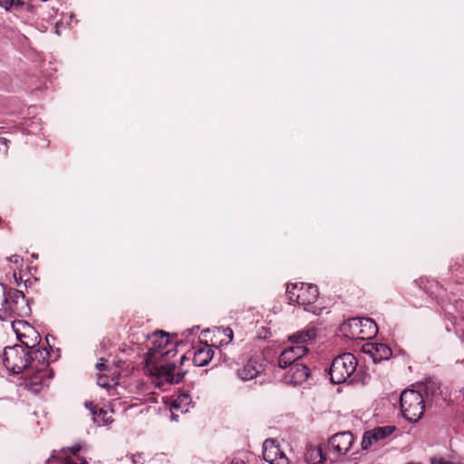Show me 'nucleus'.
Segmentation results:
<instances>
[{"label": "nucleus", "instance_id": "nucleus-38", "mask_svg": "<svg viewBox=\"0 0 464 464\" xmlns=\"http://www.w3.org/2000/svg\"><path fill=\"white\" fill-rule=\"evenodd\" d=\"M14 277L15 279L16 284H19V280H22V277H19V279H17L15 273L14 274Z\"/></svg>", "mask_w": 464, "mask_h": 464}, {"label": "nucleus", "instance_id": "nucleus-7", "mask_svg": "<svg viewBox=\"0 0 464 464\" xmlns=\"http://www.w3.org/2000/svg\"><path fill=\"white\" fill-rule=\"evenodd\" d=\"M307 352V347L304 345H294L285 349L278 357V367L280 369H286L294 363H298Z\"/></svg>", "mask_w": 464, "mask_h": 464}, {"label": "nucleus", "instance_id": "nucleus-9", "mask_svg": "<svg viewBox=\"0 0 464 464\" xmlns=\"http://www.w3.org/2000/svg\"><path fill=\"white\" fill-rule=\"evenodd\" d=\"M353 443V435L350 431L339 432L332 436L328 441L330 450L334 453L345 455Z\"/></svg>", "mask_w": 464, "mask_h": 464}, {"label": "nucleus", "instance_id": "nucleus-36", "mask_svg": "<svg viewBox=\"0 0 464 464\" xmlns=\"http://www.w3.org/2000/svg\"><path fill=\"white\" fill-rule=\"evenodd\" d=\"M187 360V357L185 354H183L181 357H180V364H183L184 361Z\"/></svg>", "mask_w": 464, "mask_h": 464}, {"label": "nucleus", "instance_id": "nucleus-40", "mask_svg": "<svg viewBox=\"0 0 464 464\" xmlns=\"http://www.w3.org/2000/svg\"><path fill=\"white\" fill-rule=\"evenodd\" d=\"M232 464H244V462H243V461H237V462H235V463H234V462H232Z\"/></svg>", "mask_w": 464, "mask_h": 464}, {"label": "nucleus", "instance_id": "nucleus-2", "mask_svg": "<svg viewBox=\"0 0 464 464\" xmlns=\"http://www.w3.org/2000/svg\"><path fill=\"white\" fill-rule=\"evenodd\" d=\"M30 314L31 308L24 293L14 288L6 290L0 284V320L7 321L15 316L25 317Z\"/></svg>", "mask_w": 464, "mask_h": 464}, {"label": "nucleus", "instance_id": "nucleus-19", "mask_svg": "<svg viewBox=\"0 0 464 464\" xmlns=\"http://www.w3.org/2000/svg\"><path fill=\"white\" fill-rule=\"evenodd\" d=\"M81 450L80 445H74L72 448L68 449V451L70 454H66L64 452V455L61 457L62 461L63 464H88L86 459L80 455H78V452Z\"/></svg>", "mask_w": 464, "mask_h": 464}, {"label": "nucleus", "instance_id": "nucleus-12", "mask_svg": "<svg viewBox=\"0 0 464 464\" xmlns=\"http://www.w3.org/2000/svg\"><path fill=\"white\" fill-rule=\"evenodd\" d=\"M316 329L314 327L303 329L289 336L288 340L295 345H304L313 343L317 336Z\"/></svg>", "mask_w": 464, "mask_h": 464}, {"label": "nucleus", "instance_id": "nucleus-8", "mask_svg": "<svg viewBox=\"0 0 464 464\" xmlns=\"http://www.w3.org/2000/svg\"><path fill=\"white\" fill-rule=\"evenodd\" d=\"M35 372H31L25 379L24 385L33 392H38L42 387L47 386L51 378V371L48 367L35 366Z\"/></svg>", "mask_w": 464, "mask_h": 464}, {"label": "nucleus", "instance_id": "nucleus-1", "mask_svg": "<svg viewBox=\"0 0 464 464\" xmlns=\"http://www.w3.org/2000/svg\"><path fill=\"white\" fill-rule=\"evenodd\" d=\"M177 352L176 342L168 333L156 330L147 334V377L155 387L166 390L183 380L185 372H176L175 363L169 362Z\"/></svg>", "mask_w": 464, "mask_h": 464}, {"label": "nucleus", "instance_id": "nucleus-31", "mask_svg": "<svg viewBox=\"0 0 464 464\" xmlns=\"http://www.w3.org/2000/svg\"><path fill=\"white\" fill-rule=\"evenodd\" d=\"M96 369L100 372L107 370V365L104 362L96 363Z\"/></svg>", "mask_w": 464, "mask_h": 464}, {"label": "nucleus", "instance_id": "nucleus-37", "mask_svg": "<svg viewBox=\"0 0 464 464\" xmlns=\"http://www.w3.org/2000/svg\"><path fill=\"white\" fill-rule=\"evenodd\" d=\"M14 277L15 279L16 284H19V280H22V277H19V279H17L15 273L14 274Z\"/></svg>", "mask_w": 464, "mask_h": 464}, {"label": "nucleus", "instance_id": "nucleus-24", "mask_svg": "<svg viewBox=\"0 0 464 464\" xmlns=\"http://www.w3.org/2000/svg\"><path fill=\"white\" fill-rule=\"evenodd\" d=\"M18 340L24 345V349L30 353L38 342L39 337H17Z\"/></svg>", "mask_w": 464, "mask_h": 464}, {"label": "nucleus", "instance_id": "nucleus-22", "mask_svg": "<svg viewBox=\"0 0 464 464\" xmlns=\"http://www.w3.org/2000/svg\"><path fill=\"white\" fill-rule=\"evenodd\" d=\"M190 402L191 399L188 394L180 393L171 403V410H180L181 412H187Z\"/></svg>", "mask_w": 464, "mask_h": 464}, {"label": "nucleus", "instance_id": "nucleus-23", "mask_svg": "<svg viewBox=\"0 0 464 464\" xmlns=\"http://www.w3.org/2000/svg\"><path fill=\"white\" fill-rule=\"evenodd\" d=\"M306 460L309 464H317L325 460L321 448H311L307 450Z\"/></svg>", "mask_w": 464, "mask_h": 464}, {"label": "nucleus", "instance_id": "nucleus-21", "mask_svg": "<svg viewBox=\"0 0 464 464\" xmlns=\"http://www.w3.org/2000/svg\"><path fill=\"white\" fill-rule=\"evenodd\" d=\"M440 382L435 380L429 379L422 385L420 392H421L423 395L425 394L426 399H433L440 393Z\"/></svg>", "mask_w": 464, "mask_h": 464}, {"label": "nucleus", "instance_id": "nucleus-5", "mask_svg": "<svg viewBox=\"0 0 464 464\" xmlns=\"http://www.w3.org/2000/svg\"><path fill=\"white\" fill-rule=\"evenodd\" d=\"M3 362L7 371L13 374H18L24 370H28L30 353L20 344L5 347L3 353Z\"/></svg>", "mask_w": 464, "mask_h": 464}, {"label": "nucleus", "instance_id": "nucleus-17", "mask_svg": "<svg viewBox=\"0 0 464 464\" xmlns=\"http://www.w3.org/2000/svg\"><path fill=\"white\" fill-rule=\"evenodd\" d=\"M214 350L211 346L206 345L195 351L193 362L196 366H206L213 358Z\"/></svg>", "mask_w": 464, "mask_h": 464}, {"label": "nucleus", "instance_id": "nucleus-27", "mask_svg": "<svg viewBox=\"0 0 464 464\" xmlns=\"http://www.w3.org/2000/svg\"><path fill=\"white\" fill-rule=\"evenodd\" d=\"M359 322H360L361 325H366L367 324H370V328L372 330V333H374V334L377 333L378 326L373 320H372L370 318H365L363 320H359Z\"/></svg>", "mask_w": 464, "mask_h": 464}, {"label": "nucleus", "instance_id": "nucleus-30", "mask_svg": "<svg viewBox=\"0 0 464 464\" xmlns=\"http://www.w3.org/2000/svg\"><path fill=\"white\" fill-rule=\"evenodd\" d=\"M9 140L5 138H0V152L5 153Z\"/></svg>", "mask_w": 464, "mask_h": 464}, {"label": "nucleus", "instance_id": "nucleus-25", "mask_svg": "<svg viewBox=\"0 0 464 464\" xmlns=\"http://www.w3.org/2000/svg\"><path fill=\"white\" fill-rule=\"evenodd\" d=\"M23 5L24 2L22 0H0V6L5 8L6 11L21 7Z\"/></svg>", "mask_w": 464, "mask_h": 464}, {"label": "nucleus", "instance_id": "nucleus-16", "mask_svg": "<svg viewBox=\"0 0 464 464\" xmlns=\"http://www.w3.org/2000/svg\"><path fill=\"white\" fill-rule=\"evenodd\" d=\"M282 453L279 446L276 444V440L267 439L263 443V458L271 464Z\"/></svg>", "mask_w": 464, "mask_h": 464}, {"label": "nucleus", "instance_id": "nucleus-33", "mask_svg": "<svg viewBox=\"0 0 464 464\" xmlns=\"http://www.w3.org/2000/svg\"><path fill=\"white\" fill-rule=\"evenodd\" d=\"M169 411H170V412H171V420H175V421H176V420H178V417H179V415H178V414H176V413L173 411V410H171V407L169 408Z\"/></svg>", "mask_w": 464, "mask_h": 464}, {"label": "nucleus", "instance_id": "nucleus-14", "mask_svg": "<svg viewBox=\"0 0 464 464\" xmlns=\"http://www.w3.org/2000/svg\"><path fill=\"white\" fill-rule=\"evenodd\" d=\"M49 353L46 349H33L30 351V364L28 372L38 367H48Z\"/></svg>", "mask_w": 464, "mask_h": 464}, {"label": "nucleus", "instance_id": "nucleus-35", "mask_svg": "<svg viewBox=\"0 0 464 464\" xmlns=\"http://www.w3.org/2000/svg\"><path fill=\"white\" fill-rule=\"evenodd\" d=\"M154 401V397H153V394H147V399H146V401L149 402V401Z\"/></svg>", "mask_w": 464, "mask_h": 464}, {"label": "nucleus", "instance_id": "nucleus-15", "mask_svg": "<svg viewBox=\"0 0 464 464\" xmlns=\"http://www.w3.org/2000/svg\"><path fill=\"white\" fill-rule=\"evenodd\" d=\"M85 407L90 410L94 422H96L98 425H106L113 421L112 411H108L100 409L99 411L97 412L96 406H94L93 403L91 401L85 402Z\"/></svg>", "mask_w": 464, "mask_h": 464}, {"label": "nucleus", "instance_id": "nucleus-32", "mask_svg": "<svg viewBox=\"0 0 464 464\" xmlns=\"http://www.w3.org/2000/svg\"><path fill=\"white\" fill-rule=\"evenodd\" d=\"M20 260H21V258H20V256H17V255H14V256H12L11 257H9V261H10V262H13V263H14V264L19 263V261H20Z\"/></svg>", "mask_w": 464, "mask_h": 464}, {"label": "nucleus", "instance_id": "nucleus-18", "mask_svg": "<svg viewBox=\"0 0 464 464\" xmlns=\"http://www.w3.org/2000/svg\"><path fill=\"white\" fill-rule=\"evenodd\" d=\"M12 328L17 337H39L35 329L25 321H13Z\"/></svg>", "mask_w": 464, "mask_h": 464}, {"label": "nucleus", "instance_id": "nucleus-28", "mask_svg": "<svg viewBox=\"0 0 464 464\" xmlns=\"http://www.w3.org/2000/svg\"><path fill=\"white\" fill-rule=\"evenodd\" d=\"M222 334L224 336L227 338V341L225 343L226 344L229 343L233 340V331L229 327H226L222 329Z\"/></svg>", "mask_w": 464, "mask_h": 464}, {"label": "nucleus", "instance_id": "nucleus-20", "mask_svg": "<svg viewBox=\"0 0 464 464\" xmlns=\"http://www.w3.org/2000/svg\"><path fill=\"white\" fill-rule=\"evenodd\" d=\"M369 352L372 353L374 362L388 360L392 353L391 348L384 343L372 344Z\"/></svg>", "mask_w": 464, "mask_h": 464}, {"label": "nucleus", "instance_id": "nucleus-39", "mask_svg": "<svg viewBox=\"0 0 464 464\" xmlns=\"http://www.w3.org/2000/svg\"><path fill=\"white\" fill-rule=\"evenodd\" d=\"M358 320H359V319H357V318H353L351 321H352V322H353V323H355V324H357L356 322H357Z\"/></svg>", "mask_w": 464, "mask_h": 464}, {"label": "nucleus", "instance_id": "nucleus-13", "mask_svg": "<svg viewBox=\"0 0 464 464\" xmlns=\"http://www.w3.org/2000/svg\"><path fill=\"white\" fill-rule=\"evenodd\" d=\"M264 371L262 364L256 361L249 360L240 370H238L239 377L244 381L252 380L261 374Z\"/></svg>", "mask_w": 464, "mask_h": 464}, {"label": "nucleus", "instance_id": "nucleus-10", "mask_svg": "<svg viewBox=\"0 0 464 464\" xmlns=\"http://www.w3.org/2000/svg\"><path fill=\"white\" fill-rule=\"evenodd\" d=\"M395 430L393 426L377 427L363 433L361 446L362 450H368L378 441L386 439Z\"/></svg>", "mask_w": 464, "mask_h": 464}, {"label": "nucleus", "instance_id": "nucleus-29", "mask_svg": "<svg viewBox=\"0 0 464 464\" xmlns=\"http://www.w3.org/2000/svg\"><path fill=\"white\" fill-rule=\"evenodd\" d=\"M271 464H289L287 457L282 452Z\"/></svg>", "mask_w": 464, "mask_h": 464}, {"label": "nucleus", "instance_id": "nucleus-3", "mask_svg": "<svg viewBox=\"0 0 464 464\" xmlns=\"http://www.w3.org/2000/svg\"><path fill=\"white\" fill-rule=\"evenodd\" d=\"M400 405L403 417L410 422H417L423 415L425 399L421 392L405 390L400 397Z\"/></svg>", "mask_w": 464, "mask_h": 464}, {"label": "nucleus", "instance_id": "nucleus-11", "mask_svg": "<svg viewBox=\"0 0 464 464\" xmlns=\"http://www.w3.org/2000/svg\"><path fill=\"white\" fill-rule=\"evenodd\" d=\"M288 369V372L284 377L285 382L288 384H301L308 378L310 374L308 367L301 362L298 363H294Z\"/></svg>", "mask_w": 464, "mask_h": 464}, {"label": "nucleus", "instance_id": "nucleus-26", "mask_svg": "<svg viewBox=\"0 0 464 464\" xmlns=\"http://www.w3.org/2000/svg\"><path fill=\"white\" fill-rule=\"evenodd\" d=\"M97 384L102 388H110L116 384L114 378L109 379L107 375H100L97 379Z\"/></svg>", "mask_w": 464, "mask_h": 464}, {"label": "nucleus", "instance_id": "nucleus-34", "mask_svg": "<svg viewBox=\"0 0 464 464\" xmlns=\"http://www.w3.org/2000/svg\"><path fill=\"white\" fill-rule=\"evenodd\" d=\"M138 458H139V459H136V456H132L131 457L132 461H133L134 464H137L138 462H140V459H142V456L140 454V455H138Z\"/></svg>", "mask_w": 464, "mask_h": 464}, {"label": "nucleus", "instance_id": "nucleus-4", "mask_svg": "<svg viewBox=\"0 0 464 464\" xmlns=\"http://www.w3.org/2000/svg\"><path fill=\"white\" fill-rule=\"evenodd\" d=\"M358 362L351 353H345L335 357L329 368L330 380L333 383L340 384L347 381L355 372Z\"/></svg>", "mask_w": 464, "mask_h": 464}, {"label": "nucleus", "instance_id": "nucleus-6", "mask_svg": "<svg viewBox=\"0 0 464 464\" xmlns=\"http://www.w3.org/2000/svg\"><path fill=\"white\" fill-rule=\"evenodd\" d=\"M286 296L290 304H296L307 310V305L317 300L318 289L316 285L311 284H289L286 287Z\"/></svg>", "mask_w": 464, "mask_h": 464}]
</instances>
